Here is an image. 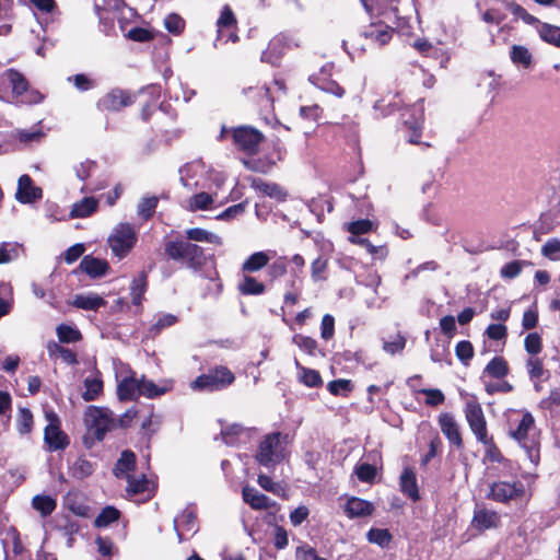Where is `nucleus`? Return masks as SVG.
<instances>
[{
	"mask_svg": "<svg viewBox=\"0 0 560 560\" xmlns=\"http://www.w3.org/2000/svg\"><path fill=\"white\" fill-rule=\"evenodd\" d=\"M32 505L44 517L50 515L57 508L56 500L45 494L35 495L32 500Z\"/></svg>",
	"mask_w": 560,
	"mask_h": 560,
	"instance_id": "obj_42",
	"label": "nucleus"
},
{
	"mask_svg": "<svg viewBox=\"0 0 560 560\" xmlns=\"http://www.w3.org/2000/svg\"><path fill=\"white\" fill-rule=\"evenodd\" d=\"M455 355L465 365L468 366L475 355V349L469 340H460L455 346Z\"/></svg>",
	"mask_w": 560,
	"mask_h": 560,
	"instance_id": "obj_48",
	"label": "nucleus"
},
{
	"mask_svg": "<svg viewBox=\"0 0 560 560\" xmlns=\"http://www.w3.org/2000/svg\"><path fill=\"white\" fill-rule=\"evenodd\" d=\"M525 366L530 381H541V377L546 372L544 369L542 359L538 358L537 355L529 357L526 360Z\"/></svg>",
	"mask_w": 560,
	"mask_h": 560,
	"instance_id": "obj_49",
	"label": "nucleus"
},
{
	"mask_svg": "<svg viewBox=\"0 0 560 560\" xmlns=\"http://www.w3.org/2000/svg\"><path fill=\"white\" fill-rule=\"evenodd\" d=\"M120 516L121 513L117 508L113 505H107L104 509H102L100 514L96 516L94 521V526L97 528L107 527L114 522H117L120 518Z\"/></svg>",
	"mask_w": 560,
	"mask_h": 560,
	"instance_id": "obj_39",
	"label": "nucleus"
},
{
	"mask_svg": "<svg viewBox=\"0 0 560 560\" xmlns=\"http://www.w3.org/2000/svg\"><path fill=\"white\" fill-rule=\"evenodd\" d=\"M97 209V201L93 197H84L75 202L71 210L73 218H86L94 213Z\"/></svg>",
	"mask_w": 560,
	"mask_h": 560,
	"instance_id": "obj_35",
	"label": "nucleus"
},
{
	"mask_svg": "<svg viewBox=\"0 0 560 560\" xmlns=\"http://www.w3.org/2000/svg\"><path fill=\"white\" fill-rule=\"evenodd\" d=\"M560 405V388H552L549 395L539 401V408L552 411Z\"/></svg>",
	"mask_w": 560,
	"mask_h": 560,
	"instance_id": "obj_64",
	"label": "nucleus"
},
{
	"mask_svg": "<svg viewBox=\"0 0 560 560\" xmlns=\"http://www.w3.org/2000/svg\"><path fill=\"white\" fill-rule=\"evenodd\" d=\"M295 366L299 371V381L306 387L318 388L323 385V378L317 370L303 366L295 359Z\"/></svg>",
	"mask_w": 560,
	"mask_h": 560,
	"instance_id": "obj_29",
	"label": "nucleus"
},
{
	"mask_svg": "<svg viewBox=\"0 0 560 560\" xmlns=\"http://www.w3.org/2000/svg\"><path fill=\"white\" fill-rule=\"evenodd\" d=\"M399 489L412 502L420 500L417 476L413 467H405L399 478Z\"/></svg>",
	"mask_w": 560,
	"mask_h": 560,
	"instance_id": "obj_20",
	"label": "nucleus"
},
{
	"mask_svg": "<svg viewBox=\"0 0 560 560\" xmlns=\"http://www.w3.org/2000/svg\"><path fill=\"white\" fill-rule=\"evenodd\" d=\"M270 257L266 252H256L249 255L242 264L241 270L243 273H253L260 271L267 267Z\"/></svg>",
	"mask_w": 560,
	"mask_h": 560,
	"instance_id": "obj_27",
	"label": "nucleus"
},
{
	"mask_svg": "<svg viewBox=\"0 0 560 560\" xmlns=\"http://www.w3.org/2000/svg\"><path fill=\"white\" fill-rule=\"evenodd\" d=\"M158 203L159 199L155 196L142 198L137 207L138 215L142 220L149 221L154 215Z\"/></svg>",
	"mask_w": 560,
	"mask_h": 560,
	"instance_id": "obj_44",
	"label": "nucleus"
},
{
	"mask_svg": "<svg viewBox=\"0 0 560 560\" xmlns=\"http://www.w3.org/2000/svg\"><path fill=\"white\" fill-rule=\"evenodd\" d=\"M93 471V464L90 460H88L84 456L78 457L70 468L71 476L79 480H82L91 476Z\"/></svg>",
	"mask_w": 560,
	"mask_h": 560,
	"instance_id": "obj_43",
	"label": "nucleus"
},
{
	"mask_svg": "<svg viewBox=\"0 0 560 560\" xmlns=\"http://www.w3.org/2000/svg\"><path fill=\"white\" fill-rule=\"evenodd\" d=\"M375 508L372 502L359 497H351L345 505V513L349 518L365 517L373 514Z\"/></svg>",
	"mask_w": 560,
	"mask_h": 560,
	"instance_id": "obj_21",
	"label": "nucleus"
},
{
	"mask_svg": "<svg viewBox=\"0 0 560 560\" xmlns=\"http://www.w3.org/2000/svg\"><path fill=\"white\" fill-rule=\"evenodd\" d=\"M58 339L62 343L78 342L83 339L81 331L72 326L60 324L56 329Z\"/></svg>",
	"mask_w": 560,
	"mask_h": 560,
	"instance_id": "obj_45",
	"label": "nucleus"
},
{
	"mask_svg": "<svg viewBox=\"0 0 560 560\" xmlns=\"http://www.w3.org/2000/svg\"><path fill=\"white\" fill-rule=\"evenodd\" d=\"M137 465L136 454L130 450H125L121 452L120 457L118 458L115 470L116 476H120L122 474H128L130 471H135Z\"/></svg>",
	"mask_w": 560,
	"mask_h": 560,
	"instance_id": "obj_37",
	"label": "nucleus"
},
{
	"mask_svg": "<svg viewBox=\"0 0 560 560\" xmlns=\"http://www.w3.org/2000/svg\"><path fill=\"white\" fill-rule=\"evenodd\" d=\"M505 9L513 14L515 18L521 19L523 22L529 25H534L538 22V19L530 13H528L521 4L517 2H506Z\"/></svg>",
	"mask_w": 560,
	"mask_h": 560,
	"instance_id": "obj_53",
	"label": "nucleus"
},
{
	"mask_svg": "<svg viewBox=\"0 0 560 560\" xmlns=\"http://www.w3.org/2000/svg\"><path fill=\"white\" fill-rule=\"evenodd\" d=\"M127 487L126 491L128 495H145L144 502L151 500L156 491V486L153 481L149 480L144 474L141 475L140 478H137L131 475L126 476Z\"/></svg>",
	"mask_w": 560,
	"mask_h": 560,
	"instance_id": "obj_15",
	"label": "nucleus"
},
{
	"mask_svg": "<svg viewBox=\"0 0 560 560\" xmlns=\"http://www.w3.org/2000/svg\"><path fill=\"white\" fill-rule=\"evenodd\" d=\"M485 335L494 341L505 340L508 337V327L504 324H490L485 331Z\"/></svg>",
	"mask_w": 560,
	"mask_h": 560,
	"instance_id": "obj_63",
	"label": "nucleus"
},
{
	"mask_svg": "<svg viewBox=\"0 0 560 560\" xmlns=\"http://www.w3.org/2000/svg\"><path fill=\"white\" fill-rule=\"evenodd\" d=\"M292 342L299 347L300 350L311 357H316L318 354L322 357L325 355V352L319 348L317 340L310 336L296 334L293 336Z\"/></svg>",
	"mask_w": 560,
	"mask_h": 560,
	"instance_id": "obj_30",
	"label": "nucleus"
},
{
	"mask_svg": "<svg viewBox=\"0 0 560 560\" xmlns=\"http://www.w3.org/2000/svg\"><path fill=\"white\" fill-rule=\"evenodd\" d=\"M374 224L369 219H360L348 223L347 231L353 236H360L373 231Z\"/></svg>",
	"mask_w": 560,
	"mask_h": 560,
	"instance_id": "obj_56",
	"label": "nucleus"
},
{
	"mask_svg": "<svg viewBox=\"0 0 560 560\" xmlns=\"http://www.w3.org/2000/svg\"><path fill=\"white\" fill-rule=\"evenodd\" d=\"M231 131L233 145L249 156L256 155L265 141V135L250 125L231 127Z\"/></svg>",
	"mask_w": 560,
	"mask_h": 560,
	"instance_id": "obj_8",
	"label": "nucleus"
},
{
	"mask_svg": "<svg viewBox=\"0 0 560 560\" xmlns=\"http://www.w3.org/2000/svg\"><path fill=\"white\" fill-rule=\"evenodd\" d=\"M43 197L42 188L34 186L30 175L24 174L18 180L15 198L21 203H32Z\"/></svg>",
	"mask_w": 560,
	"mask_h": 560,
	"instance_id": "obj_17",
	"label": "nucleus"
},
{
	"mask_svg": "<svg viewBox=\"0 0 560 560\" xmlns=\"http://www.w3.org/2000/svg\"><path fill=\"white\" fill-rule=\"evenodd\" d=\"M250 187L277 201H284L288 197V192L279 184L267 183L261 178H250Z\"/></svg>",
	"mask_w": 560,
	"mask_h": 560,
	"instance_id": "obj_22",
	"label": "nucleus"
},
{
	"mask_svg": "<svg viewBox=\"0 0 560 560\" xmlns=\"http://www.w3.org/2000/svg\"><path fill=\"white\" fill-rule=\"evenodd\" d=\"M83 384L85 389L82 393V398L84 401L95 400L102 395L104 384L101 376L86 377Z\"/></svg>",
	"mask_w": 560,
	"mask_h": 560,
	"instance_id": "obj_32",
	"label": "nucleus"
},
{
	"mask_svg": "<svg viewBox=\"0 0 560 560\" xmlns=\"http://www.w3.org/2000/svg\"><path fill=\"white\" fill-rule=\"evenodd\" d=\"M510 58L514 65L522 66L524 69L530 68L533 57L528 48L522 45H513L510 51Z\"/></svg>",
	"mask_w": 560,
	"mask_h": 560,
	"instance_id": "obj_40",
	"label": "nucleus"
},
{
	"mask_svg": "<svg viewBox=\"0 0 560 560\" xmlns=\"http://www.w3.org/2000/svg\"><path fill=\"white\" fill-rule=\"evenodd\" d=\"M287 439V434L281 432H271L264 436L259 442L255 459L264 467H271L281 463L284 457V447L282 446V440Z\"/></svg>",
	"mask_w": 560,
	"mask_h": 560,
	"instance_id": "obj_6",
	"label": "nucleus"
},
{
	"mask_svg": "<svg viewBox=\"0 0 560 560\" xmlns=\"http://www.w3.org/2000/svg\"><path fill=\"white\" fill-rule=\"evenodd\" d=\"M536 421L529 411L522 412V418L514 429H510L509 435L525 450L530 463L535 466L540 460V442L535 433Z\"/></svg>",
	"mask_w": 560,
	"mask_h": 560,
	"instance_id": "obj_2",
	"label": "nucleus"
},
{
	"mask_svg": "<svg viewBox=\"0 0 560 560\" xmlns=\"http://www.w3.org/2000/svg\"><path fill=\"white\" fill-rule=\"evenodd\" d=\"M135 94L127 90L115 88L100 97L96 108L102 113H117L135 103Z\"/></svg>",
	"mask_w": 560,
	"mask_h": 560,
	"instance_id": "obj_11",
	"label": "nucleus"
},
{
	"mask_svg": "<svg viewBox=\"0 0 560 560\" xmlns=\"http://www.w3.org/2000/svg\"><path fill=\"white\" fill-rule=\"evenodd\" d=\"M268 275L271 280L279 279L287 273L288 265L285 257H279L273 260L270 265L268 264Z\"/></svg>",
	"mask_w": 560,
	"mask_h": 560,
	"instance_id": "obj_62",
	"label": "nucleus"
},
{
	"mask_svg": "<svg viewBox=\"0 0 560 560\" xmlns=\"http://www.w3.org/2000/svg\"><path fill=\"white\" fill-rule=\"evenodd\" d=\"M328 392L334 396L348 397L353 390V384L350 380L338 378L327 384Z\"/></svg>",
	"mask_w": 560,
	"mask_h": 560,
	"instance_id": "obj_47",
	"label": "nucleus"
},
{
	"mask_svg": "<svg viewBox=\"0 0 560 560\" xmlns=\"http://www.w3.org/2000/svg\"><path fill=\"white\" fill-rule=\"evenodd\" d=\"M464 415L477 441L486 446L487 458L493 463H502L504 456L495 444L493 436L488 432L487 420L476 396L472 395L470 399L465 402Z\"/></svg>",
	"mask_w": 560,
	"mask_h": 560,
	"instance_id": "obj_1",
	"label": "nucleus"
},
{
	"mask_svg": "<svg viewBox=\"0 0 560 560\" xmlns=\"http://www.w3.org/2000/svg\"><path fill=\"white\" fill-rule=\"evenodd\" d=\"M355 475L360 481L371 483L376 477V467L369 463H362L355 467Z\"/></svg>",
	"mask_w": 560,
	"mask_h": 560,
	"instance_id": "obj_61",
	"label": "nucleus"
},
{
	"mask_svg": "<svg viewBox=\"0 0 560 560\" xmlns=\"http://www.w3.org/2000/svg\"><path fill=\"white\" fill-rule=\"evenodd\" d=\"M501 524V517L498 512L485 506L476 509L471 520V526L479 533L491 528H498Z\"/></svg>",
	"mask_w": 560,
	"mask_h": 560,
	"instance_id": "obj_16",
	"label": "nucleus"
},
{
	"mask_svg": "<svg viewBox=\"0 0 560 560\" xmlns=\"http://www.w3.org/2000/svg\"><path fill=\"white\" fill-rule=\"evenodd\" d=\"M526 260H513L505 264L501 270L500 276L504 279H514L522 272L523 266L528 265Z\"/></svg>",
	"mask_w": 560,
	"mask_h": 560,
	"instance_id": "obj_57",
	"label": "nucleus"
},
{
	"mask_svg": "<svg viewBox=\"0 0 560 560\" xmlns=\"http://www.w3.org/2000/svg\"><path fill=\"white\" fill-rule=\"evenodd\" d=\"M84 422L89 433L98 442L116 428V419L112 411L104 407L89 406L84 413Z\"/></svg>",
	"mask_w": 560,
	"mask_h": 560,
	"instance_id": "obj_7",
	"label": "nucleus"
},
{
	"mask_svg": "<svg viewBox=\"0 0 560 560\" xmlns=\"http://www.w3.org/2000/svg\"><path fill=\"white\" fill-rule=\"evenodd\" d=\"M417 392L427 396L424 401L427 406L436 407L445 401V396L439 388H422Z\"/></svg>",
	"mask_w": 560,
	"mask_h": 560,
	"instance_id": "obj_60",
	"label": "nucleus"
},
{
	"mask_svg": "<svg viewBox=\"0 0 560 560\" xmlns=\"http://www.w3.org/2000/svg\"><path fill=\"white\" fill-rule=\"evenodd\" d=\"M164 26L170 33L179 35L185 30V20L177 13H171L165 18Z\"/></svg>",
	"mask_w": 560,
	"mask_h": 560,
	"instance_id": "obj_58",
	"label": "nucleus"
},
{
	"mask_svg": "<svg viewBox=\"0 0 560 560\" xmlns=\"http://www.w3.org/2000/svg\"><path fill=\"white\" fill-rule=\"evenodd\" d=\"M148 289V275L141 271L130 283V295L133 305L139 306L142 303L143 295Z\"/></svg>",
	"mask_w": 560,
	"mask_h": 560,
	"instance_id": "obj_31",
	"label": "nucleus"
},
{
	"mask_svg": "<svg viewBox=\"0 0 560 560\" xmlns=\"http://www.w3.org/2000/svg\"><path fill=\"white\" fill-rule=\"evenodd\" d=\"M49 423L44 430V441L50 452L65 450L69 445L68 435L60 429V422L55 412L47 413Z\"/></svg>",
	"mask_w": 560,
	"mask_h": 560,
	"instance_id": "obj_13",
	"label": "nucleus"
},
{
	"mask_svg": "<svg viewBox=\"0 0 560 560\" xmlns=\"http://www.w3.org/2000/svg\"><path fill=\"white\" fill-rule=\"evenodd\" d=\"M243 92L249 100L256 101L260 107L267 108L273 103L270 90L266 85L249 86Z\"/></svg>",
	"mask_w": 560,
	"mask_h": 560,
	"instance_id": "obj_28",
	"label": "nucleus"
},
{
	"mask_svg": "<svg viewBox=\"0 0 560 560\" xmlns=\"http://www.w3.org/2000/svg\"><path fill=\"white\" fill-rule=\"evenodd\" d=\"M329 259L325 255L318 256L311 264V278L314 282H322L328 279Z\"/></svg>",
	"mask_w": 560,
	"mask_h": 560,
	"instance_id": "obj_36",
	"label": "nucleus"
},
{
	"mask_svg": "<svg viewBox=\"0 0 560 560\" xmlns=\"http://www.w3.org/2000/svg\"><path fill=\"white\" fill-rule=\"evenodd\" d=\"M486 498L504 505L527 503L529 500L525 485L520 480L512 482L498 480L491 482Z\"/></svg>",
	"mask_w": 560,
	"mask_h": 560,
	"instance_id": "obj_4",
	"label": "nucleus"
},
{
	"mask_svg": "<svg viewBox=\"0 0 560 560\" xmlns=\"http://www.w3.org/2000/svg\"><path fill=\"white\" fill-rule=\"evenodd\" d=\"M234 381L235 375L228 366L215 365L192 381L190 387L197 392L212 393L228 388Z\"/></svg>",
	"mask_w": 560,
	"mask_h": 560,
	"instance_id": "obj_5",
	"label": "nucleus"
},
{
	"mask_svg": "<svg viewBox=\"0 0 560 560\" xmlns=\"http://www.w3.org/2000/svg\"><path fill=\"white\" fill-rule=\"evenodd\" d=\"M106 301L100 295H82L78 294L72 301V305L85 310V311H97L101 306H104Z\"/></svg>",
	"mask_w": 560,
	"mask_h": 560,
	"instance_id": "obj_33",
	"label": "nucleus"
},
{
	"mask_svg": "<svg viewBox=\"0 0 560 560\" xmlns=\"http://www.w3.org/2000/svg\"><path fill=\"white\" fill-rule=\"evenodd\" d=\"M395 30L386 23L378 21L371 23L363 31V36L380 46H384L390 42Z\"/></svg>",
	"mask_w": 560,
	"mask_h": 560,
	"instance_id": "obj_19",
	"label": "nucleus"
},
{
	"mask_svg": "<svg viewBox=\"0 0 560 560\" xmlns=\"http://www.w3.org/2000/svg\"><path fill=\"white\" fill-rule=\"evenodd\" d=\"M185 234L188 241L205 242L214 245L222 244L220 236L201 228L188 229L186 230Z\"/></svg>",
	"mask_w": 560,
	"mask_h": 560,
	"instance_id": "obj_34",
	"label": "nucleus"
},
{
	"mask_svg": "<svg viewBox=\"0 0 560 560\" xmlns=\"http://www.w3.org/2000/svg\"><path fill=\"white\" fill-rule=\"evenodd\" d=\"M237 20L230 5H224L217 21L219 32L222 30H233L236 27Z\"/></svg>",
	"mask_w": 560,
	"mask_h": 560,
	"instance_id": "obj_51",
	"label": "nucleus"
},
{
	"mask_svg": "<svg viewBox=\"0 0 560 560\" xmlns=\"http://www.w3.org/2000/svg\"><path fill=\"white\" fill-rule=\"evenodd\" d=\"M139 381L133 376L124 377L117 385V397L120 401L135 400L139 395Z\"/></svg>",
	"mask_w": 560,
	"mask_h": 560,
	"instance_id": "obj_26",
	"label": "nucleus"
},
{
	"mask_svg": "<svg viewBox=\"0 0 560 560\" xmlns=\"http://www.w3.org/2000/svg\"><path fill=\"white\" fill-rule=\"evenodd\" d=\"M33 413L28 408H20L16 420V428L20 434H28L33 429Z\"/></svg>",
	"mask_w": 560,
	"mask_h": 560,
	"instance_id": "obj_50",
	"label": "nucleus"
},
{
	"mask_svg": "<svg viewBox=\"0 0 560 560\" xmlns=\"http://www.w3.org/2000/svg\"><path fill=\"white\" fill-rule=\"evenodd\" d=\"M524 348L529 357L538 355L542 350V339L538 332H529L524 339Z\"/></svg>",
	"mask_w": 560,
	"mask_h": 560,
	"instance_id": "obj_55",
	"label": "nucleus"
},
{
	"mask_svg": "<svg viewBox=\"0 0 560 560\" xmlns=\"http://www.w3.org/2000/svg\"><path fill=\"white\" fill-rule=\"evenodd\" d=\"M109 247L116 257H126L137 243L133 228L128 223H121L108 238Z\"/></svg>",
	"mask_w": 560,
	"mask_h": 560,
	"instance_id": "obj_10",
	"label": "nucleus"
},
{
	"mask_svg": "<svg viewBox=\"0 0 560 560\" xmlns=\"http://www.w3.org/2000/svg\"><path fill=\"white\" fill-rule=\"evenodd\" d=\"M56 528L63 533L68 537V546L71 547L73 542V536L80 530L78 521L73 520L69 515H62L58 521Z\"/></svg>",
	"mask_w": 560,
	"mask_h": 560,
	"instance_id": "obj_38",
	"label": "nucleus"
},
{
	"mask_svg": "<svg viewBox=\"0 0 560 560\" xmlns=\"http://www.w3.org/2000/svg\"><path fill=\"white\" fill-rule=\"evenodd\" d=\"M176 322L177 317L175 315H163L149 328V334L151 337H155L160 335L163 329L173 326Z\"/></svg>",
	"mask_w": 560,
	"mask_h": 560,
	"instance_id": "obj_59",
	"label": "nucleus"
},
{
	"mask_svg": "<svg viewBox=\"0 0 560 560\" xmlns=\"http://www.w3.org/2000/svg\"><path fill=\"white\" fill-rule=\"evenodd\" d=\"M11 85V95L15 102L37 104L43 100L38 91H30V83L25 75L16 69L10 68L2 74Z\"/></svg>",
	"mask_w": 560,
	"mask_h": 560,
	"instance_id": "obj_9",
	"label": "nucleus"
},
{
	"mask_svg": "<svg viewBox=\"0 0 560 560\" xmlns=\"http://www.w3.org/2000/svg\"><path fill=\"white\" fill-rule=\"evenodd\" d=\"M483 374L491 378L503 380L510 374V365L505 358L497 355L485 366Z\"/></svg>",
	"mask_w": 560,
	"mask_h": 560,
	"instance_id": "obj_25",
	"label": "nucleus"
},
{
	"mask_svg": "<svg viewBox=\"0 0 560 560\" xmlns=\"http://www.w3.org/2000/svg\"><path fill=\"white\" fill-rule=\"evenodd\" d=\"M539 36L545 43L560 48V26L544 23L539 30Z\"/></svg>",
	"mask_w": 560,
	"mask_h": 560,
	"instance_id": "obj_46",
	"label": "nucleus"
},
{
	"mask_svg": "<svg viewBox=\"0 0 560 560\" xmlns=\"http://www.w3.org/2000/svg\"><path fill=\"white\" fill-rule=\"evenodd\" d=\"M126 37L136 43H149L155 38L153 30L136 26L128 31Z\"/></svg>",
	"mask_w": 560,
	"mask_h": 560,
	"instance_id": "obj_54",
	"label": "nucleus"
},
{
	"mask_svg": "<svg viewBox=\"0 0 560 560\" xmlns=\"http://www.w3.org/2000/svg\"><path fill=\"white\" fill-rule=\"evenodd\" d=\"M109 266L106 260L93 257L91 255H86L82 258L79 265V269L90 276L91 278H101L103 277Z\"/></svg>",
	"mask_w": 560,
	"mask_h": 560,
	"instance_id": "obj_23",
	"label": "nucleus"
},
{
	"mask_svg": "<svg viewBox=\"0 0 560 560\" xmlns=\"http://www.w3.org/2000/svg\"><path fill=\"white\" fill-rule=\"evenodd\" d=\"M168 392V387L166 386H159L154 384L151 380H145L142 377L139 380V396H144L147 398H156L159 396L164 395Z\"/></svg>",
	"mask_w": 560,
	"mask_h": 560,
	"instance_id": "obj_41",
	"label": "nucleus"
},
{
	"mask_svg": "<svg viewBox=\"0 0 560 560\" xmlns=\"http://www.w3.org/2000/svg\"><path fill=\"white\" fill-rule=\"evenodd\" d=\"M438 423L441 432L448 440L450 444L457 450H462L464 447V441L454 416L450 412H442L439 415Z\"/></svg>",
	"mask_w": 560,
	"mask_h": 560,
	"instance_id": "obj_14",
	"label": "nucleus"
},
{
	"mask_svg": "<svg viewBox=\"0 0 560 560\" xmlns=\"http://www.w3.org/2000/svg\"><path fill=\"white\" fill-rule=\"evenodd\" d=\"M164 254L174 261H184L187 268L200 270L206 264L205 249L191 242L168 240L164 243Z\"/></svg>",
	"mask_w": 560,
	"mask_h": 560,
	"instance_id": "obj_3",
	"label": "nucleus"
},
{
	"mask_svg": "<svg viewBox=\"0 0 560 560\" xmlns=\"http://www.w3.org/2000/svg\"><path fill=\"white\" fill-rule=\"evenodd\" d=\"M242 497L245 503H247L253 510H267V509H276L279 510L280 505L270 500L264 493H260L255 488L245 486L242 489Z\"/></svg>",
	"mask_w": 560,
	"mask_h": 560,
	"instance_id": "obj_18",
	"label": "nucleus"
},
{
	"mask_svg": "<svg viewBox=\"0 0 560 560\" xmlns=\"http://www.w3.org/2000/svg\"><path fill=\"white\" fill-rule=\"evenodd\" d=\"M366 538L369 542L384 548L389 545L393 537L388 529L371 528L366 534Z\"/></svg>",
	"mask_w": 560,
	"mask_h": 560,
	"instance_id": "obj_52",
	"label": "nucleus"
},
{
	"mask_svg": "<svg viewBox=\"0 0 560 560\" xmlns=\"http://www.w3.org/2000/svg\"><path fill=\"white\" fill-rule=\"evenodd\" d=\"M332 63L324 65L318 72L313 73L310 77V82L323 91L324 93L331 94L338 98H342L347 91L336 80L331 78Z\"/></svg>",
	"mask_w": 560,
	"mask_h": 560,
	"instance_id": "obj_12",
	"label": "nucleus"
},
{
	"mask_svg": "<svg viewBox=\"0 0 560 560\" xmlns=\"http://www.w3.org/2000/svg\"><path fill=\"white\" fill-rule=\"evenodd\" d=\"M237 291L243 296H257L266 292V285L250 273H244L237 283Z\"/></svg>",
	"mask_w": 560,
	"mask_h": 560,
	"instance_id": "obj_24",
	"label": "nucleus"
}]
</instances>
